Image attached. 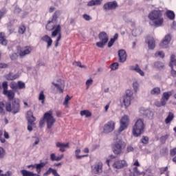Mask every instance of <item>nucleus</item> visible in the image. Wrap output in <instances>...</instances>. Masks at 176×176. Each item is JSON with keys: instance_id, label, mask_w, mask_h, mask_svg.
<instances>
[{"instance_id": "53", "label": "nucleus", "mask_w": 176, "mask_h": 176, "mask_svg": "<svg viewBox=\"0 0 176 176\" xmlns=\"http://www.w3.org/2000/svg\"><path fill=\"white\" fill-rule=\"evenodd\" d=\"M19 34H24L25 32V26L21 25L19 28Z\"/></svg>"}, {"instance_id": "55", "label": "nucleus", "mask_w": 176, "mask_h": 176, "mask_svg": "<svg viewBox=\"0 0 176 176\" xmlns=\"http://www.w3.org/2000/svg\"><path fill=\"white\" fill-rule=\"evenodd\" d=\"M141 141L142 144H148V142H149V138L148 137L143 136Z\"/></svg>"}, {"instance_id": "56", "label": "nucleus", "mask_w": 176, "mask_h": 176, "mask_svg": "<svg viewBox=\"0 0 176 176\" xmlns=\"http://www.w3.org/2000/svg\"><path fill=\"white\" fill-rule=\"evenodd\" d=\"M13 173L10 170H8L7 172H6V173H0V176H11L12 175Z\"/></svg>"}, {"instance_id": "44", "label": "nucleus", "mask_w": 176, "mask_h": 176, "mask_svg": "<svg viewBox=\"0 0 176 176\" xmlns=\"http://www.w3.org/2000/svg\"><path fill=\"white\" fill-rule=\"evenodd\" d=\"M6 156V151L5 148L0 147V159H3Z\"/></svg>"}, {"instance_id": "6", "label": "nucleus", "mask_w": 176, "mask_h": 176, "mask_svg": "<svg viewBox=\"0 0 176 176\" xmlns=\"http://www.w3.org/2000/svg\"><path fill=\"white\" fill-rule=\"evenodd\" d=\"M44 121L47 124V129H52L56 123V119L53 117V111L46 112L43 116Z\"/></svg>"}, {"instance_id": "39", "label": "nucleus", "mask_w": 176, "mask_h": 176, "mask_svg": "<svg viewBox=\"0 0 176 176\" xmlns=\"http://www.w3.org/2000/svg\"><path fill=\"white\" fill-rule=\"evenodd\" d=\"M81 116H86L87 118H90L91 116V113L87 110H83L80 111Z\"/></svg>"}, {"instance_id": "24", "label": "nucleus", "mask_w": 176, "mask_h": 176, "mask_svg": "<svg viewBox=\"0 0 176 176\" xmlns=\"http://www.w3.org/2000/svg\"><path fill=\"white\" fill-rule=\"evenodd\" d=\"M173 93L171 91L164 92L163 94L164 98L162 99V105H166L167 101H168V98L171 97Z\"/></svg>"}, {"instance_id": "51", "label": "nucleus", "mask_w": 176, "mask_h": 176, "mask_svg": "<svg viewBox=\"0 0 176 176\" xmlns=\"http://www.w3.org/2000/svg\"><path fill=\"white\" fill-rule=\"evenodd\" d=\"M91 85H93V80L91 78H89L86 81V86L87 89H89L90 86H91Z\"/></svg>"}, {"instance_id": "8", "label": "nucleus", "mask_w": 176, "mask_h": 176, "mask_svg": "<svg viewBox=\"0 0 176 176\" xmlns=\"http://www.w3.org/2000/svg\"><path fill=\"white\" fill-rule=\"evenodd\" d=\"M98 38L100 39V41L96 43V46L98 47H100L102 49L107 43H108V41L109 40V36H108V34L105 32H101L98 34Z\"/></svg>"}, {"instance_id": "63", "label": "nucleus", "mask_w": 176, "mask_h": 176, "mask_svg": "<svg viewBox=\"0 0 176 176\" xmlns=\"http://www.w3.org/2000/svg\"><path fill=\"white\" fill-rule=\"evenodd\" d=\"M9 65L6 63H0V68H8Z\"/></svg>"}, {"instance_id": "35", "label": "nucleus", "mask_w": 176, "mask_h": 176, "mask_svg": "<svg viewBox=\"0 0 176 176\" xmlns=\"http://www.w3.org/2000/svg\"><path fill=\"white\" fill-rule=\"evenodd\" d=\"M81 151L79 148H77L75 151V156H76V159H82V157H87L89 156V155H79V154L80 153Z\"/></svg>"}, {"instance_id": "32", "label": "nucleus", "mask_w": 176, "mask_h": 176, "mask_svg": "<svg viewBox=\"0 0 176 176\" xmlns=\"http://www.w3.org/2000/svg\"><path fill=\"white\" fill-rule=\"evenodd\" d=\"M20 76L19 74H13L12 73H10L6 75V78L7 80H14V79H17Z\"/></svg>"}, {"instance_id": "14", "label": "nucleus", "mask_w": 176, "mask_h": 176, "mask_svg": "<svg viewBox=\"0 0 176 176\" xmlns=\"http://www.w3.org/2000/svg\"><path fill=\"white\" fill-rule=\"evenodd\" d=\"M140 166L141 165L140 164L138 160H136L132 165L133 172L135 173V174H137V175H145V173L139 171L138 167H140Z\"/></svg>"}, {"instance_id": "26", "label": "nucleus", "mask_w": 176, "mask_h": 176, "mask_svg": "<svg viewBox=\"0 0 176 176\" xmlns=\"http://www.w3.org/2000/svg\"><path fill=\"white\" fill-rule=\"evenodd\" d=\"M148 48L151 50H153L156 46V42L155 41V38L153 37H149L147 41Z\"/></svg>"}, {"instance_id": "37", "label": "nucleus", "mask_w": 176, "mask_h": 176, "mask_svg": "<svg viewBox=\"0 0 176 176\" xmlns=\"http://www.w3.org/2000/svg\"><path fill=\"white\" fill-rule=\"evenodd\" d=\"M152 96H159L160 94V89L159 87H155L151 91Z\"/></svg>"}, {"instance_id": "10", "label": "nucleus", "mask_w": 176, "mask_h": 176, "mask_svg": "<svg viewBox=\"0 0 176 176\" xmlns=\"http://www.w3.org/2000/svg\"><path fill=\"white\" fill-rule=\"evenodd\" d=\"M115 121L110 120L106 123L103 126V133L108 134L112 133L115 130Z\"/></svg>"}, {"instance_id": "62", "label": "nucleus", "mask_w": 176, "mask_h": 176, "mask_svg": "<svg viewBox=\"0 0 176 176\" xmlns=\"http://www.w3.org/2000/svg\"><path fill=\"white\" fill-rule=\"evenodd\" d=\"M171 67V72H170V74L172 75V76H173V78H176V71L174 70V68L173 67Z\"/></svg>"}, {"instance_id": "58", "label": "nucleus", "mask_w": 176, "mask_h": 176, "mask_svg": "<svg viewBox=\"0 0 176 176\" xmlns=\"http://www.w3.org/2000/svg\"><path fill=\"white\" fill-rule=\"evenodd\" d=\"M19 55L16 53H14L10 56V58L12 60H17Z\"/></svg>"}, {"instance_id": "17", "label": "nucleus", "mask_w": 176, "mask_h": 176, "mask_svg": "<svg viewBox=\"0 0 176 176\" xmlns=\"http://www.w3.org/2000/svg\"><path fill=\"white\" fill-rule=\"evenodd\" d=\"M170 41L171 36H170V34L166 35L164 41L160 44V47H162V49L167 48V46H168V43H170Z\"/></svg>"}, {"instance_id": "41", "label": "nucleus", "mask_w": 176, "mask_h": 176, "mask_svg": "<svg viewBox=\"0 0 176 176\" xmlns=\"http://www.w3.org/2000/svg\"><path fill=\"white\" fill-rule=\"evenodd\" d=\"M166 16L170 20H174V19H175V14H174V12L173 11H168L166 12Z\"/></svg>"}, {"instance_id": "57", "label": "nucleus", "mask_w": 176, "mask_h": 176, "mask_svg": "<svg viewBox=\"0 0 176 176\" xmlns=\"http://www.w3.org/2000/svg\"><path fill=\"white\" fill-rule=\"evenodd\" d=\"M155 56L156 57H162V58H163V57H164V52H158L155 53Z\"/></svg>"}, {"instance_id": "21", "label": "nucleus", "mask_w": 176, "mask_h": 176, "mask_svg": "<svg viewBox=\"0 0 176 176\" xmlns=\"http://www.w3.org/2000/svg\"><path fill=\"white\" fill-rule=\"evenodd\" d=\"M129 69L131 71H135L141 76H145V73H144L141 68H140V66H138V65H135V66H130Z\"/></svg>"}, {"instance_id": "40", "label": "nucleus", "mask_w": 176, "mask_h": 176, "mask_svg": "<svg viewBox=\"0 0 176 176\" xmlns=\"http://www.w3.org/2000/svg\"><path fill=\"white\" fill-rule=\"evenodd\" d=\"M5 103L3 102H0V114L1 115H5L6 113V111H5Z\"/></svg>"}, {"instance_id": "50", "label": "nucleus", "mask_w": 176, "mask_h": 176, "mask_svg": "<svg viewBox=\"0 0 176 176\" xmlns=\"http://www.w3.org/2000/svg\"><path fill=\"white\" fill-rule=\"evenodd\" d=\"M7 12L8 11L6 10V9H3L0 10V20H2V17H3V16H5Z\"/></svg>"}, {"instance_id": "15", "label": "nucleus", "mask_w": 176, "mask_h": 176, "mask_svg": "<svg viewBox=\"0 0 176 176\" xmlns=\"http://www.w3.org/2000/svg\"><path fill=\"white\" fill-rule=\"evenodd\" d=\"M45 166H46V163L41 162L40 164H36L34 165H29L28 166V168H31V167L36 168L37 174H41V170H42Z\"/></svg>"}, {"instance_id": "48", "label": "nucleus", "mask_w": 176, "mask_h": 176, "mask_svg": "<svg viewBox=\"0 0 176 176\" xmlns=\"http://www.w3.org/2000/svg\"><path fill=\"white\" fill-rule=\"evenodd\" d=\"M18 89H19V90L25 89V83L23 81H18Z\"/></svg>"}, {"instance_id": "5", "label": "nucleus", "mask_w": 176, "mask_h": 176, "mask_svg": "<svg viewBox=\"0 0 176 176\" xmlns=\"http://www.w3.org/2000/svg\"><path fill=\"white\" fill-rule=\"evenodd\" d=\"M126 148V143L123 140L118 139L113 144L112 149L114 155L120 156L123 153V151Z\"/></svg>"}, {"instance_id": "19", "label": "nucleus", "mask_w": 176, "mask_h": 176, "mask_svg": "<svg viewBox=\"0 0 176 176\" xmlns=\"http://www.w3.org/2000/svg\"><path fill=\"white\" fill-rule=\"evenodd\" d=\"M118 3L116 1H112V2H109L106 4L104 5L103 8L104 10H111L112 9H115L117 8Z\"/></svg>"}, {"instance_id": "46", "label": "nucleus", "mask_w": 176, "mask_h": 176, "mask_svg": "<svg viewBox=\"0 0 176 176\" xmlns=\"http://www.w3.org/2000/svg\"><path fill=\"white\" fill-rule=\"evenodd\" d=\"M110 68H111V69H112V71H116V69H118V68H119V63H113V64H111L110 65Z\"/></svg>"}, {"instance_id": "2", "label": "nucleus", "mask_w": 176, "mask_h": 176, "mask_svg": "<svg viewBox=\"0 0 176 176\" xmlns=\"http://www.w3.org/2000/svg\"><path fill=\"white\" fill-rule=\"evenodd\" d=\"M54 24L56 23H54L53 21L48 22L46 25V30H47V31H52L54 30L52 33V38H56L58 35L55 44L56 47H57V46H58V42L61 40V26L60 25H57L56 26Z\"/></svg>"}, {"instance_id": "29", "label": "nucleus", "mask_w": 176, "mask_h": 176, "mask_svg": "<svg viewBox=\"0 0 176 176\" xmlns=\"http://www.w3.org/2000/svg\"><path fill=\"white\" fill-rule=\"evenodd\" d=\"M0 45H2L3 46H6V45H8V40L3 32L0 33Z\"/></svg>"}, {"instance_id": "31", "label": "nucleus", "mask_w": 176, "mask_h": 176, "mask_svg": "<svg viewBox=\"0 0 176 176\" xmlns=\"http://www.w3.org/2000/svg\"><path fill=\"white\" fill-rule=\"evenodd\" d=\"M102 0H91L88 2L87 6H98L101 5Z\"/></svg>"}, {"instance_id": "61", "label": "nucleus", "mask_w": 176, "mask_h": 176, "mask_svg": "<svg viewBox=\"0 0 176 176\" xmlns=\"http://www.w3.org/2000/svg\"><path fill=\"white\" fill-rule=\"evenodd\" d=\"M167 138H168V135H165L161 137L160 140L162 142H166V140H167Z\"/></svg>"}, {"instance_id": "49", "label": "nucleus", "mask_w": 176, "mask_h": 176, "mask_svg": "<svg viewBox=\"0 0 176 176\" xmlns=\"http://www.w3.org/2000/svg\"><path fill=\"white\" fill-rule=\"evenodd\" d=\"M155 68H163L164 67V64L163 63L161 62H156L154 64Z\"/></svg>"}, {"instance_id": "43", "label": "nucleus", "mask_w": 176, "mask_h": 176, "mask_svg": "<svg viewBox=\"0 0 176 176\" xmlns=\"http://www.w3.org/2000/svg\"><path fill=\"white\" fill-rule=\"evenodd\" d=\"M133 87L134 91L135 92L138 91L140 90V84L138 83V82L134 81L133 82Z\"/></svg>"}, {"instance_id": "64", "label": "nucleus", "mask_w": 176, "mask_h": 176, "mask_svg": "<svg viewBox=\"0 0 176 176\" xmlns=\"http://www.w3.org/2000/svg\"><path fill=\"white\" fill-rule=\"evenodd\" d=\"M127 152H133V151H134V148H133V146H128L127 148H126Z\"/></svg>"}, {"instance_id": "54", "label": "nucleus", "mask_w": 176, "mask_h": 176, "mask_svg": "<svg viewBox=\"0 0 176 176\" xmlns=\"http://www.w3.org/2000/svg\"><path fill=\"white\" fill-rule=\"evenodd\" d=\"M2 87L3 89V91H8V82L4 81L2 83Z\"/></svg>"}, {"instance_id": "33", "label": "nucleus", "mask_w": 176, "mask_h": 176, "mask_svg": "<svg viewBox=\"0 0 176 176\" xmlns=\"http://www.w3.org/2000/svg\"><path fill=\"white\" fill-rule=\"evenodd\" d=\"M173 119H174V113H169L167 118L165 119V123L166 124H168V123H171V122H173Z\"/></svg>"}, {"instance_id": "42", "label": "nucleus", "mask_w": 176, "mask_h": 176, "mask_svg": "<svg viewBox=\"0 0 176 176\" xmlns=\"http://www.w3.org/2000/svg\"><path fill=\"white\" fill-rule=\"evenodd\" d=\"M169 65H170V67H173V65H175V67H176V59H175V55H172L170 56V62Z\"/></svg>"}, {"instance_id": "3", "label": "nucleus", "mask_w": 176, "mask_h": 176, "mask_svg": "<svg viewBox=\"0 0 176 176\" xmlns=\"http://www.w3.org/2000/svg\"><path fill=\"white\" fill-rule=\"evenodd\" d=\"M21 109L20 107V100L14 99L12 103H6V111L7 112H10L12 115H16V113H19Z\"/></svg>"}, {"instance_id": "38", "label": "nucleus", "mask_w": 176, "mask_h": 176, "mask_svg": "<svg viewBox=\"0 0 176 176\" xmlns=\"http://www.w3.org/2000/svg\"><path fill=\"white\" fill-rule=\"evenodd\" d=\"M45 94L43 93V91H41L38 95V100L39 101H41V104H45Z\"/></svg>"}, {"instance_id": "7", "label": "nucleus", "mask_w": 176, "mask_h": 176, "mask_svg": "<svg viewBox=\"0 0 176 176\" xmlns=\"http://www.w3.org/2000/svg\"><path fill=\"white\" fill-rule=\"evenodd\" d=\"M133 94V91L127 89L125 92V95L122 97L121 101L125 108H129V106L131 105V100L134 98Z\"/></svg>"}, {"instance_id": "30", "label": "nucleus", "mask_w": 176, "mask_h": 176, "mask_svg": "<svg viewBox=\"0 0 176 176\" xmlns=\"http://www.w3.org/2000/svg\"><path fill=\"white\" fill-rule=\"evenodd\" d=\"M21 174L22 175V176H40L36 173H34L33 172L28 171L27 170H21Z\"/></svg>"}, {"instance_id": "47", "label": "nucleus", "mask_w": 176, "mask_h": 176, "mask_svg": "<svg viewBox=\"0 0 176 176\" xmlns=\"http://www.w3.org/2000/svg\"><path fill=\"white\" fill-rule=\"evenodd\" d=\"M132 35L133 36H138V35H141V30L140 29H135L132 31Z\"/></svg>"}, {"instance_id": "25", "label": "nucleus", "mask_w": 176, "mask_h": 176, "mask_svg": "<svg viewBox=\"0 0 176 176\" xmlns=\"http://www.w3.org/2000/svg\"><path fill=\"white\" fill-rule=\"evenodd\" d=\"M3 94L8 97L9 101H12L14 98V91L12 90L3 91Z\"/></svg>"}, {"instance_id": "12", "label": "nucleus", "mask_w": 176, "mask_h": 176, "mask_svg": "<svg viewBox=\"0 0 176 176\" xmlns=\"http://www.w3.org/2000/svg\"><path fill=\"white\" fill-rule=\"evenodd\" d=\"M113 167L117 170H120V168L127 167V162L124 160L115 161L113 164Z\"/></svg>"}, {"instance_id": "34", "label": "nucleus", "mask_w": 176, "mask_h": 176, "mask_svg": "<svg viewBox=\"0 0 176 176\" xmlns=\"http://www.w3.org/2000/svg\"><path fill=\"white\" fill-rule=\"evenodd\" d=\"M61 16V12L60 11H56L54 12L52 21L54 22L55 24L57 23V18L60 17Z\"/></svg>"}, {"instance_id": "23", "label": "nucleus", "mask_w": 176, "mask_h": 176, "mask_svg": "<svg viewBox=\"0 0 176 176\" xmlns=\"http://www.w3.org/2000/svg\"><path fill=\"white\" fill-rule=\"evenodd\" d=\"M93 171L95 174H100V173H102V164L97 163L93 167Z\"/></svg>"}, {"instance_id": "16", "label": "nucleus", "mask_w": 176, "mask_h": 176, "mask_svg": "<svg viewBox=\"0 0 176 176\" xmlns=\"http://www.w3.org/2000/svg\"><path fill=\"white\" fill-rule=\"evenodd\" d=\"M118 57L120 63H124L126 60H127V53H126V50H118Z\"/></svg>"}, {"instance_id": "28", "label": "nucleus", "mask_w": 176, "mask_h": 176, "mask_svg": "<svg viewBox=\"0 0 176 176\" xmlns=\"http://www.w3.org/2000/svg\"><path fill=\"white\" fill-rule=\"evenodd\" d=\"M64 157V155H60L59 156H56V153H52L50 155V160L52 162H60Z\"/></svg>"}, {"instance_id": "18", "label": "nucleus", "mask_w": 176, "mask_h": 176, "mask_svg": "<svg viewBox=\"0 0 176 176\" xmlns=\"http://www.w3.org/2000/svg\"><path fill=\"white\" fill-rule=\"evenodd\" d=\"M26 118H27L28 123L30 124H35V123H34V122H35L36 120V118H35V117H34V113H32V111H28L27 112Z\"/></svg>"}, {"instance_id": "11", "label": "nucleus", "mask_w": 176, "mask_h": 176, "mask_svg": "<svg viewBox=\"0 0 176 176\" xmlns=\"http://www.w3.org/2000/svg\"><path fill=\"white\" fill-rule=\"evenodd\" d=\"M32 52V48L30 46H25L21 48L20 51L18 52V54L21 58L25 57L28 54H30Z\"/></svg>"}, {"instance_id": "13", "label": "nucleus", "mask_w": 176, "mask_h": 176, "mask_svg": "<svg viewBox=\"0 0 176 176\" xmlns=\"http://www.w3.org/2000/svg\"><path fill=\"white\" fill-rule=\"evenodd\" d=\"M52 85L60 91V93H64V87H65V83L64 80L59 79L56 83L52 82Z\"/></svg>"}, {"instance_id": "45", "label": "nucleus", "mask_w": 176, "mask_h": 176, "mask_svg": "<svg viewBox=\"0 0 176 176\" xmlns=\"http://www.w3.org/2000/svg\"><path fill=\"white\" fill-rule=\"evenodd\" d=\"M10 87H11L12 89V90H17V89H19V85H18V82H12L10 84Z\"/></svg>"}, {"instance_id": "27", "label": "nucleus", "mask_w": 176, "mask_h": 176, "mask_svg": "<svg viewBox=\"0 0 176 176\" xmlns=\"http://www.w3.org/2000/svg\"><path fill=\"white\" fill-rule=\"evenodd\" d=\"M42 41L47 43V47H50L53 43V40L48 35H45L41 38Z\"/></svg>"}, {"instance_id": "59", "label": "nucleus", "mask_w": 176, "mask_h": 176, "mask_svg": "<svg viewBox=\"0 0 176 176\" xmlns=\"http://www.w3.org/2000/svg\"><path fill=\"white\" fill-rule=\"evenodd\" d=\"M73 65H76L77 67H80V68H85V66L82 65L80 62H74L73 63Z\"/></svg>"}, {"instance_id": "20", "label": "nucleus", "mask_w": 176, "mask_h": 176, "mask_svg": "<svg viewBox=\"0 0 176 176\" xmlns=\"http://www.w3.org/2000/svg\"><path fill=\"white\" fill-rule=\"evenodd\" d=\"M56 148H59L60 152H65V148H69V144L58 142L56 143Z\"/></svg>"}, {"instance_id": "60", "label": "nucleus", "mask_w": 176, "mask_h": 176, "mask_svg": "<svg viewBox=\"0 0 176 176\" xmlns=\"http://www.w3.org/2000/svg\"><path fill=\"white\" fill-rule=\"evenodd\" d=\"M113 43H115V40L111 38L108 43V47H112V46H113Z\"/></svg>"}, {"instance_id": "9", "label": "nucleus", "mask_w": 176, "mask_h": 176, "mask_svg": "<svg viewBox=\"0 0 176 176\" xmlns=\"http://www.w3.org/2000/svg\"><path fill=\"white\" fill-rule=\"evenodd\" d=\"M129 123H130V118L127 115H124L123 117L121 118L120 121V128L118 131L122 133L124 130H126L127 127H129Z\"/></svg>"}, {"instance_id": "1", "label": "nucleus", "mask_w": 176, "mask_h": 176, "mask_svg": "<svg viewBox=\"0 0 176 176\" xmlns=\"http://www.w3.org/2000/svg\"><path fill=\"white\" fill-rule=\"evenodd\" d=\"M148 18L151 20L149 24L153 27H160L163 25L164 19L160 10H153L149 14Z\"/></svg>"}, {"instance_id": "22", "label": "nucleus", "mask_w": 176, "mask_h": 176, "mask_svg": "<svg viewBox=\"0 0 176 176\" xmlns=\"http://www.w3.org/2000/svg\"><path fill=\"white\" fill-rule=\"evenodd\" d=\"M140 113L142 115H145V116H147V118H149L150 119H152L153 118V112L148 109H146L144 108H141L140 109Z\"/></svg>"}, {"instance_id": "4", "label": "nucleus", "mask_w": 176, "mask_h": 176, "mask_svg": "<svg viewBox=\"0 0 176 176\" xmlns=\"http://www.w3.org/2000/svg\"><path fill=\"white\" fill-rule=\"evenodd\" d=\"M144 130H145V124H144V120L141 118L138 119L133 126V135L134 137H140V135L144 133Z\"/></svg>"}, {"instance_id": "36", "label": "nucleus", "mask_w": 176, "mask_h": 176, "mask_svg": "<svg viewBox=\"0 0 176 176\" xmlns=\"http://www.w3.org/2000/svg\"><path fill=\"white\" fill-rule=\"evenodd\" d=\"M72 98L69 97V95H67L65 98V100L63 102V105L65 107V108H69V106L68 105V102H69V101H71V99Z\"/></svg>"}, {"instance_id": "52", "label": "nucleus", "mask_w": 176, "mask_h": 176, "mask_svg": "<svg viewBox=\"0 0 176 176\" xmlns=\"http://www.w3.org/2000/svg\"><path fill=\"white\" fill-rule=\"evenodd\" d=\"M82 18L86 20V21H90V20H92L91 16L87 14H85L82 15Z\"/></svg>"}]
</instances>
